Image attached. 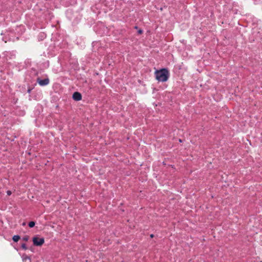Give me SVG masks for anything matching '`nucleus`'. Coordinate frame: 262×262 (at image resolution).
<instances>
[{
  "mask_svg": "<svg viewBox=\"0 0 262 262\" xmlns=\"http://www.w3.org/2000/svg\"><path fill=\"white\" fill-rule=\"evenodd\" d=\"M22 258L24 262H31L30 258L26 255H23L22 256Z\"/></svg>",
  "mask_w": 262,
  "mask_h": 262,
  "instance_id": "7",
  "label": "nucleus"
},
{
  "mask_svg": "<svg viewBox=\"0 0 262 262\" xmlns=\"http://www.w3.org/2000/svg\"><path fill=\"white\" fill-rule=\"evenodd\" d=\"M21 248L23 250H26L28 249V248H27V246H26V244H25V243H23V244H21Z\"/></svg>",
  "mask_w": 262,
  "mask_h": 262,
  "instance_id": "10",
  "label": "nucleus"
},
{
  "mask_svg": "<svg viewBox=\"0 0 262 262\" xmlns=\"http://www.w3.org/2000/svg\"><path fill=\"white\" fill-rule=\"evenodd\" d=\"M155 74L156 79L158 81L160 82L166 81L169 76V71L166 68H163L160 70H157Z\"/></svg>",
  "mask_w": 262,
  "mask_h": 262,
  "instance_id": "2",
  "label": "nucleus"
},
{
  "mask_svg": "<svg viewBox=\"0 0 262 262\" xmlns=\"http://www.w3.org/2000/svg\"><path fill=\"white\" fill-rule=\"evenodd\" d=\"M22 239L24 241H27L28 239H29V237L28 236H24L23 238H22Z\"/></svg>",
  "mask_w": 262,
  "mask_h": 262,
  "instance_id": "11",
  "label": "nucleus"
},
{
  "mask_svg": "<svg viewBox=\"0 0 262 262\" xmlns=\"http://www.w3.org/2000/svg\"><path fill=\"white\" fill-rule=\"evenodd\" d=\"M20 238V237L18 235H15L12 237V239L14 242H17Z\"/></svg>",
  "mask_w": 262,
  "mask_h": 262,
  "instance_id": "8",
  "label": "nucleus"
},
{
  "mask_svg": "<svg viewBox=\"0 0 262 262\" xmlns=\"http://www.w3.org/2000/svg\"><path fill=\"white\" fill-rule=\"evenodd\" d=\"M21 28H24L23 26L17 27L15 29V30L13 29H10V30H7L5 33H1L2 35H4L3 37L2 40L4 41L5 42H7L8 41H14L16 40H18L19 38V36L16 35V32L18 33V30H21Z\"/></svg>",
  "mask_w": 262,
  "mask_h": 262,
  "instance_id": "1",
  "label": "nucleus"
},
{
  "mask_svg": "<svg viewBox=\"0 0 262 262\" xmlns=\"http://www.w3.org/2000/svg\"><path fill=\"white\" fill-rule=\"evenodd\" d=\"M72 98L75 101H80L82 99V96L80 93L75 92L73 93Z\"/></svg>",
  "mask_w": 262,
  "mask_h": 262,
  "instance_id": "6",
  "label": "nucleus"
},
{
  "mask_svg": "<svg viewBox=\"0 0 262 262\" xmlns=\"http://www.w3.org/2000/svg\"><path fill=\"white\" fill-rule=\"evenodd\" d=\"M36 81L40 86H43L49 84L50 80L48 78H45L44 79H41L40 78L38 77L36 79Z\"/></svg>",
  "mask_w": 262,
  "mask_h": 262,
  "instance_id": "5",
  "label": "nucleus"
},
{
  "mask_svg": "<svg viewBox=\"0 0 262 262\" xmlns=\"http://www.w3.org/2000/svg\"><path fill=\"white\" fill-rule=\"evenodd\" d=\"M40 35L41 37H44V36L45 35V34L43 33H41L40 34Z\"/></svg>",
  "mask_w": 262,
  "mask_h": 262,
  "instance_id": "13",
  "label": "nucleus"
},
{
  "mask_svg": "<svg viewBox=\"0 0 262 262\" xmlns=\"http://www.w3.org/2000/svg\"><path fill=\"white\" fill-rule=\"evenodd\" d=\"M137 28H138V27H137V26H135V29H137Z\"/></svg>",
  "mask_w": 262,
  "mask_h": 262,
  "instance_id": "17",
  "label": "nucleus"
},
{
  "mask_svg": "<svg viewBox=\"0 0 262 262\" xmlns=\"http://www.w3.org/2000/svg\"><path fill=\"white\" fill-rule=\"evenodd\" d=\"M35 223L33 221L30 222L28 224V226L30 228H33L34 227Z\"/></svg>",
  "mask_w": 262,
  "mask_h": 262,
  "instance_id": "9",
  "label": "nucleus"
},
{
  "mask_svg": "<svg viewBox=\"0 0 262 262\" xmlns=\"http://www.w3.org/2000/svg\"><path fill=\"white\" fill-rule=\"evenodd\" d=\"M7 193L8 195H10L11 194V192L10 190L7 191Z\"/></svg>",
  "mask_w": 262,
  "mask_h": 262,
  "instance_id": "14",
  "label": "nucleus"
},
{
  "mask_svg": "<svg viewBox=\"0 0 262 262\" xmlns=\"http://www.w3.org/2000/svg\"><path fill=\"white\" fill-rule=\"evenodd\" d=\"M150 237H154V235H153V234H151V235H150Z\"/></svg>",
  "mask_w": 262,
  "mask_h": 262,
  "instance_id": "16",
  "label": "nucleus"
},
{
  "mask_svg": "<svg viewBox=\"0 0 262 262\" xmlns=\"http://www.w3.org/2000/svg\"><path fill=\"white\" fill-rule=\"evenodd\" d=\"M28 93H30L31 92V90L30 89L28 90Z\"/></svg>",
  "mask_w": 262,
  "mask_h": 262,
  "instance_id": "15",
  "label": "nucleus"
},
{
  "mask_svg": "<svg viewBox=\"0 0 262 262\" xmlns=\"http://www.w3.org/2000/svg\"><path fill=\"white\" fill-rule=\"evenodd\" d=\"M33 244L36 246H41L45 242L43 238H39L38 237H34L33 238Z\"/></svg>",
  "mask_w": 262,
  "mask_h": 262,
  "instance_id": "4",
  "label": "nucleus"
},
{
  "mask_svg": "<svg viewBox=\"0 0 262 262\" xmlns=\"http://www.w3.org/2000/svg\"><path fill=\"white\" fill-rule=\"evenodd\" d=\"M138 34H141L143 33V30L141 29H140L138 31Z\"/></svg>",
  "mask_w": 262,
  "mask_h": 262,
  "instance_id": "12",
  "label": "nucleus"
},
{
  "mask_svg": "<svg viewBox=\"0 0 262 262\" xmlns=\"http://www.w3.org/2000/svg\"><path fill=\"white\" fill-rule=\"evenodd\" d=\"M3 57L6 61L9 60L13 59L15 58L16 54L15 52L12 51H5L3 53Z\"/></svg>",
  "mask_w": 262,
  "mask_h": 262,
  "instance_id": "3",
  "label": "nucleus"
}]
</instances>
